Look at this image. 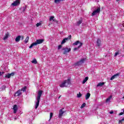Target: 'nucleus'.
Returning a JSON list of instances; mask_svg holds the SVG:
<instances>
[{"label": "nucleus", "instance_id": "423d86ee", "mask_svg": "<svg viewBox=\"0 0 124 124\" xmlns=\"http://www.w3.org/2000/svg\"><path fill=\"white\" fill-rule=\"evenodd\" d=\"M64 108H62V109H61L59 110V118H61L62 117V115H63L64 113H65V111H63Z\"/></svg>", "mask_w": 124, "mask_h": 124}, {"label": "nucleus", "instance_id": "a18cd8bd", "mask_svg": "<svg viewBox=\"0 0 124 124\" xmlns=\"http://www.w3.org/2000/svg\"><path fill=\"white\" fill-rule=\"evenodd\" d=\"M123 27H124V24H123Z\"/></svg>", "mask_w": 124, "mask_h": 124}, {"label": "nucleus", "instance_id": "a19ab883", "mask_svg": "<svg viewBox=\"0 0 124 124\" xmlns=\"http://www.w3.org/2000/svg\"><path fill=\"white\" fill-rule=\"evenodd\" d=\"M21 39H22V40H24V36H21Z\"/></svg>", "mask_w": 124, "mask_h": 124}, {"label": "nucleus", "instance_id": "2f4dec72", "mask_svg": "<svg viewBox=\"0 0 124 124\" xmlns=\"http://www.w3.org/2000/svg\"><path fill=\"white\" fill-rule=\"evenodd\" d=\"M85 106H86V103H84L80 107L81 109H82V108H84V107H85Z\"/></svg>", "mask_w": 124, "mask_h": 124}, {"label": "nucleus", "instance_id": "f257e3e1", "mask_svg": "<svg viewBox=\"0 0 124 124\" xmlns=\"http://www.w3.org/2000/svg\"><path fill=\"white\" fill-rule=\"evenodd\" d=\"M42 93H43V91L41 90L39 91L38 93V95L36 97V101L35 102V109H37L39 106V102H40V98L42 95Z\"/></svg>", "mask_w": 124, "mask_h": 124}, {"label": "nucleus", "instance_id": "393cba45", "mask_svg": "<svg viewBox=\"0 0 124 124\" xmlns=\"http://www.w3.org/2000/svg\"><path fill=\"white\" fill-rule=\"evenodd\" d=\"M29 39H30V37L29 36H27L24 40L25 43H28V42H29Z\"/></svg>", "mask_w": 124, "mask_h": 124}, {"label": "nucleus", "instance_id": "b1692460", "mask_svg": "<svg viewBox=\"0 0 124 124\" xmlns=\"http://www.w3.org/2000/svg\"><path fill=\"white\" fill-rule=\"evenodd\" d=\"M104 85V82H100L97 85V87H102Z\"/></svg>", "mask_w": 124, "mask_h": 124}, {"label": "nucleus", "instance_id": "79ce46f5", "mask_svg": "<svg viewBox=\"0 0 124 124\" xmlns=\"http://www.w3.org/2000/svg\"><path fill=\"white\" fill-rule=\"evenodd\" d=\"M62 96V95H60L58 99H59V98H61V97Z\"/></svg>", "mask_w": 124, "mask_h": 124}, {"label": "nucleus", "instance_id": "39448f33", "mask_svg": "<svg viewBox=\"0 0 124 124\" xmlns=\"http://www.w3.org/2000/svg\"><path fill=\"white\" fill-rule=\"evenodd\" d=\"M85 59H82L79 62H77L75 64V65H81V64H83L84 63V62H85Z\"/></svg>", "mask_w": 124, "mask_h": 124}, {"label": "nucleus", "instance_id": "72a5a7b5", "mask_svg": "<svg viewBox=\"0 0 124 124\" xmlns=\"http://www.w3.org/2000/svg\"><path fill=\"white\" fill-rule=\"evenodd\" d=\"M52 117H53V113L51 112L50 113V120H51V119H52Z\"/></svg>", "mask_w": 124, "mask_h": 124}, {"label": "nucleus", "instance_id": "20e7f679", "mask_svg": "<svg viewBox=\"0 0 124 124\" xmlns=\"http://www.w3.org/2000/svg\"><path fill=\"white\" fill-rule=\"evenodd\" d=\"M100 13V7H98V8L94 11L92 14V16H94L95 15H96V14Z\"/></svg>", "mask_w": 124, "mask_h": 124}, {"label": "nucleus", "instance_id": "bb28decb", "mask_svg": "<svg viewBox=\"0 0 124 124\" xmlns=\"http://www.w3.org/2000/svg\"><path fill=\"white\" fill-rule=\"evenodd\" d=\"M21 92H26L27 91V86H25L22 89L20 90Z\"/></svg>", "mask_w": 124, "mask_h": 124}, {"label": "nucleus", "instance_id": "5701e85b", "mask_svg": "<svg viewBox=\"0 0 124 124\" xmlns=\"http://www.w3.org/2000/svg\"><path fill=\"white\" fill-rule=\"evenodd\" d=\"M80 43H82L80 42V41H77L75 42L74 43H73V45L77 46L78 44H79V45H81Z\"/></svg>", "mask_w": 124, "mask_h": 124}, {"label": "nucleus", "instance_id": "e433bc0d", "mask_svg": "<svg viewBox=\"0 0 124 124\" xmlns=\"http://www.w3.org/2000/svg\"><path fill=\"white\" fill-rule=\"evenodd\" d=\"M62 45H59L58 46V50H60V49H61V48H62Z\"/></svg>", "mask_w": 124, "mask_h": 124}, {"label": "nucleus", "instance_id": "a878e982", "mask_svg": "<svg viewBox=\"0 0 124 124\" xmlns=\"http://www.w3.org/2000/svg\"><path fill=\"white\" fill-rule=\"evenodd\" d=\"M111 98H112V95H110L106 99V102H109L111 100Z\"/></svg>", "mask_w": 124, "mask_h": 124}, {"label": "nucleus", "instance_id": "2eb2a0df", "mask_svg": "<svg viewBox=\"0 0 124 124\" xmlns=\"http://www.w3.org/2000/svg\"><path fill=\"white\" fill-rule=\"evenodd\" d=\"M96 44L97 46L99 47L101 45V41H100V39H97V41H96Z\"/></svg>", "mask_w": 124, "mask_h": 124}, {"label": "nucleus", "instance_id": "4c0bfd02", "mask_svg": "<svg viewBox=\"0 0 124 124\" xmlns=\"http://www.w3.org/2000/svg\"><path fill=\"white\" fill-rule=\"evenodd\" d=\"M2 74H4V72H0V76H1V75H2Z\"/></svg>", "mask_w": 124, "mask_h": 124}, {"label": "nucleus", "instance_id": "c85d7f7f", "mask_svg": "<svg viewBox=\"0 0 124 124\" xmlns=\"http://www.w3.org/2000/svg\"><path fill=\"white\" fill-rule=\"evenodd\" d=\"M54 18H55L54 16H51L49 17V21H53L54 22V21H55V19H54Z\"/></svg>", "mask_w": 124, "mask_h": 124}, {"label": "nucleus", "instance_id": "0eeeda50", "mask_svg": "<svg viewBox=\"0 0 124 124\" xmlns=\"http://www.w3.org/2000/svg\"><path fill=\"white\" fill-rule=\"evenodd\" d=\"M71 38V35H70L67 38H64L61 43L62 45L64 44V43H65V42H66L67 40L70 39Z\"/></svg>", "mask_w": 124, "mask_h": 124}, {"label": "nucleus", "instance_id": "7ed1b4c3", "mask_svg": "<svg viewBox=\"0 0 124 124\" xmlns=\"http://www.w3.org/2000/svg\"><path fill=\"white\" fill-rule=\"evenodd\" d=\"M62 51H63V54L64 55H66V54H67V53H69V52H70V51H71V48H70V47H64L62 49Z\"/></svg>", "mask_w": 124, "mask_h": 124}, {"label": "nucleus", "instance_id": "aec40b11", "mask_svg": "<svg viewBox=\"0 0 124 124\" xmlns=\"http://www.w3.org/2000/svg\"><path fill=\"white\" fill-rule=\"evenodd\" d=\"M9 36V33H7L3 38V40H6Z\"/></svg>", "mask_w": 124, "mask_h": 124}, {"label": "nucleus", "instance_id": "58836bf2", "mask_svg": "<svg viewBox=\"0 0 124 124\" xmlns=\"http://www.w3.org/2000/svg\"><path fill=\"white\" fill-rule=\"evenodd\" d=\"M124 120H123V119L122 120H120L119 121V124H121V123H122V122H124Z\"/></svg>", "mask_w": 124, "mask_h": 124}, {"label": "nucleus", "instance_id": "412c9836", "mask_svg": "<svg viewBox=\"0 0 124 124\" xmlns=\"http://www.w3.org/2000/svg\"><path fill=\"white\" fill-rule=\"evenodd\" d=\"M90 96H91V93H87L86 95H85V99H86V100L90 98Z\"/></svg>", "mask_w": 124, "mask_h": 124}, {"label": "nucleus", "instance_id": "cd10ccee", "mask_svg": "<svg viewBox=\"0 0 124 124\" xmlns=\"http://www.w3.org/2000/svg\"><path fill=\"white\" fill-rule=\"evenodd\" d=\"M32 63H34V64H36L37 63V61L36 59H34L33 60L31 61Z\"/></svg>", "mask_w": 124, "mask_h": 124}, {"label": "nucleus", "instance_id": "6e6552de", "mask_svg": "<svg viewBox=\"0 0 124 124\" xmlns=\"http://www.w3.org/2000/svg\"><path fill=\"white\" fill-rule=\"evenodd\" d=\"M19 4H20V1H19V0H16L12 3L13 6H17V5H19Z\"/></svg>", "mask_w": 124, "mask_h": 124}, {"label": "nucleus", "instance_id": "f3484780", "mask_svg": "<svg viewBox=\"0 0 124 124\" xmlns=\"http://www.w3.org/2000/svg\"><path fill=\"white\" fill-rule=\"evenodd\" d=\"M118 76H119L118 74H115L111 77L110 80H114V79L117 78V77H118Z\"/></svg>", "mask_w": 124, "mask_h": 124}, {"label": "nucleus", "instance_id": "ea45409f", "mask_svg": "<svg viewBox=\"0 0 124 124\" xmlns=\"http://www.w3.org/2000/svg\"><path fill=\"white\" fill-rule=\"evenodd\" d=\"M109 113L110 114H114V111H110Z\"/></svg>", "mask_w": 124, "mask_h": 124}, {"label": "nucleus", "instance_id": "dca6fc26", "mask_svg": "<svg viewBox=\"0 0 124 124\" xmlns=\"http://www.w3.org/2000/svg\"><path fill=\"white\" fill-rule=\"evenodd\" d=\"M60 86L61 87V88H64V87H67L66 84H65V81H64V80L63 82L60 85Z\"/></svg>", "mask_w": 124, "mask_h": 124}, {"label": "nucleus", "instance_id": "c03bdc74", "mask_svg": "<svg viewBox=\"0 0 124 124\" xmlns=\"http://www.w3.org/2000/svg\"><path fill=\"white\" fill-rule=\"evenodd\" d=\"M120 0H116V1H119Z\"/></svg>", "mask_w": 124, "mask_h": 124}, {"label": "nucleus", "instance_id": "f03ea898", "mask_svg": "<svg viewBox=\"0 0 124 124\" xmlns=\"http://www.w3.org/2000/svg\"><path fill=\"white\" fill-rule=\"evenodd\" d=\"M44 42V39H38L36 40L35 42L32 43L31 46H29L30 49H31L33 46H36L38 45V44H42Z\"/></svg>", "mask_w": 124, "mask_h": 124}, {"label": "nucleus", "instance_id": "6ab92c4d", "mask_svg": "<svg viewBox=\"0 0 124 124\" xmlns=\"http://www.w3.org/2000/svg\"><path fill=\"white\" fill-rule=\"evenodd\" d=\"M21 39V36L18 35L16 38V42H19Z\"/></svg>", "mask_w": 124, "mask_h": 124}, {"label": "nucleus", "instance_id": "4be33fe9", "mask_svg": "<svg viewBox=\"0 0 124 124\" xmlns=\"http://www.w3.org/2000/svg\"><path fill=\"white\" fill-rule=\"evenodd\" d=\"M88 80H89V77H86L85 78V79L83 80L82 84H85V83H86V82H87L88 81Z\"/></svg>", "mask_w": 124, "mask_h": 124}, {"label": "nucleus", "instance_id": "4468645a", "mask_svg": "<svg viewBox=\"0 0 124 124\" xmlns=\"http://www.w3.org/2000/svg\"><path fill=\"white\" fill-rule=\"evenodd\" d=\"M13 110L14 113L15 114H16V113H17V110H18V108H17V105H15L14 106Z\"/></svg>", "mask_w": 124, "mask_h": 124}, {"label": "nucleus", "instance_id": "a211bd4d", "mask_svg": "<svg viewBox=\"0 0 124 124\" xmlns=\"http://www.w3.org/2000/svg\"><path fill=\"white\" fill-rule=\"evenodd\" d=\"M82 46H83V43H80V45H79L78 47H75L74 49V51H76V50H78V49H80V48H81Z\"/></svg>", "mask_w": 124, "mask_h": 124}, {"label": "nucleus", "instance_id": "9d476101", "mask_svg": "<svg viewBox=\"0 0 124 124\" xmlns=\"http://www.w3.org/2000/svg\"><path fill=\"white\" fill-rule=\"evenodd\" d=\"M15 74V73L14 72L12 73L11 74H8L6 75L5 78H10V77H11V76H14Z\"/></svg>", "mask_w": 124, "mask_h": 124}, {"label": "nucleus", "instance_id": "1a4fd4ad", "mask_svg": "<svg viewBox=\"0 0 124 124\" xmlns=\"http://www.w3.org/2000/svg\"><path fill=\"white\" fill-rule=\"evenodd\" d=\"M82 23H83V19H82V18H80L79 20L76 22V25L78 27H80V25H81Z\"/></svg>", "mask_w": 124, "mask_h": 124}, {"label": "nucleus", "instance_id": "f8f14e48", "mask_svg": "<svg viewBox=\"0 0 124 124\" xmlns=\"http://www.w3.org/2000/svg\"><path fill=\"white\" fill-rule=\"evenodd\" d=\"M64 81L67 87H68L69 85H71V81H70V79H68L67 80H65Z\"/></svg>", "mask_w": 124, "mask_h": 124}, {"label": "nucleus", "instance_id": "7c9ffc66", "mask_svg": "<svg viewBox=\"0 0 124 124\" xmlns=\"http://www.w3.org/2000/svg\"><path fill=\"white\" fill-rule=\"evenodd\" d=\"M120 55V51H118L117 52L115 53L114 57H117V56Z\"/></svg>", "mask_w": 124, "mask_h": 124}, {"label": "nucleus", "instance_id": "37998d69", "mask_svg": "<svg viewBox=\"0 0 124 124\" xmlns=\"http://www.w3.org/2000/svg\"><path fill=\"white\" fill-rule=\"evenodd\" d=\"M3 88H4V89H5V86H3Z\"/></svg>", "mask_w": 124, "mask_h": 124}, {"label": "nucleus", "instance_id": "473e14b6", "mask_svg": "<svg viewBox=\"0 0 124 124\" xmlns=\"http://www.w3.org/2000/svg\"><path fill=\"white\" fill-rule=\"evenodd\" d=\"M81 96H82V94H81V93H79L78 94H77L78 97L80 98Z\"/></svg>", "mask_w": 124, "mask_h": 124}, {"label": "nucleus", "instance_id": "ddd939ff", "mask_svg": "<svg viewBox=\"0 0 124 124\" xmlns=\"http://www.w3.org/2000/svg\"><path fill=\"white\" fill-rule=\"evenodd\" d=\"M21 90H18L16 93H15V96H19V95H21L22 94V93H21Z\"/></svg>", "mask_w": 124, "mask_h": 124}, {"label": "nucleus", "instance_id": "de8ad7c7", "mask_svg": "<svg viewBox=\"0 0 124 124\" xmlns=\"http://www.w3.org/2000/svg\"><path fill=\"white\" fill-rule=\"evenodd\" d=\"M123 113H124V112Z\"/></svg>", "mask_w": 124, "mask_h": 124}, {"label": "nucleus", "instance_id": "49530a36", "mask_svg": "<svg viewBox=\"0 0 124 124\" xmlns=\"http://www.w3.org/2000/svg\"><path fill=\"white\" fill-rule=\"evenodd\" d=\"M123 121H124V118L123 119Z\"/></svg>", "mask_w": 124, "mask_h": 124}, {"label": "nucleus", "instance_id": "9b49d317", "mask_svg": "<svg viewBox=\"0 0 124 124\" xmlns=\"http://www.w3.org/2000/svg\"><path fill=\"white\" fill-rule=\"evenodd\" d=\"M64 81L67 87H68L69 85H71V81H70V79H68L67 80H65Z\"/></svg>", "mask_w": 124, "mask_h": 124}, {"label": "nucleus", "instance_id": "c9c22d12", "mask_svg": "<svg viewBox=\"0 0 124 124\" xmlns=\"http://www.w3.org/2000/svg\"><path fill=\"white\" fill-rule=\"evenodd\" d=\"M124 113L123 112H121L119 113V116H122V115H124Z\"/></svg>", "mask_w": 124, "mask_h": 124}, {"label": "nucleus", "instance_id": "c756f323", "mask_svg": "<svg viewBox=\"0 0 124 124\" xmlns=\"http://www.w3.org/2000/svg\"><path fill=\"white\" fill-rule=\"evenodd\" d=\"M61 1H63V0H54L55 3H58Z\"/></svg>", "mask_w": 124, "mask_h": 124}, {"label": "nucleus", "instance_id": "f704fd0d", "mask_svg": "<svg viewBox=\"0 0 124 124\" xmlns=\"http://www.w3.org/2000/svg\"><path fill=\"white\" fill-rule=\"evenodd\" d=\"M36 27H39V26H41V23H38L36 25Z\"/></svg>", "mask_w": 124, "mask_h": 124}]
</instances>
